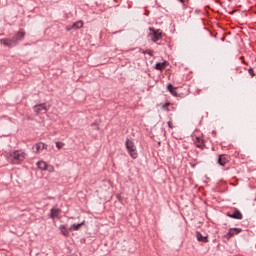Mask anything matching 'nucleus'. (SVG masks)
<instances>
[{"label": "nucleus", "mask_w": 256, "mask_h": 256, "mask_svg": "<svg viewBox=\"0 0 256 256\" xmlns=\"http://www.w3.org/2000/svg\"><path fill=\"white\" fill-rule=\"evenodd\" d=\"M7 159L12 165H19L22 161H25V157H27V153L23 150H15L7 154Z\"/></svg>", "instance_id": "obj_1"}, {"label": "nucleus", "mask_w": 256, "mask_h": 256, "mask_svg": "<svg viewBox=\"0 0 256 256\" xmlns=\"http://www.w3.org/2000/svg\"><path fill=\"white\" fill-rule=\"evenodd\" d=\"M125 145L130 157H132V159H137L138 154L137 146H135V143L132 140L127 139Z\"/></svg>", "instance_id": "obj_2"}, {"label": "nucleus", "mask_w": 256, "mask_h": 256, "mask_svg": "<svg viewBox=\"0 0 256 256\" xmlns=\"http://www.w3.org/2000/svg\"><path fill=\"white\" fill-rule=\"evenodd\" d=\"M150 31V38L154 43H157V41H160V39L163 38L161 30H155L153 28H150Z\"/></svg>", "instance_id": "obj_3"}, {"label": "nucleus", "mask_w": 256, "mask_h": 256, "mask_svg": "<svg viewBox=\"0 0 256 256\" xmlns=\"http://www.w3.org/2000/svg\"><path fill=\"white\" fill-rule=\"evenodd\" d=\"M33 152L37 154L41 153V151H43L44 149H47V145L43 142H40L38 144H35L33 146Z\"/></svg>", "instance_id": "obj_4"}, {"label": "nucleus", "mask_w": 256, "mask_h": 256, "mask_svg": "<svg viewBox=\"0 0 256 256\" xmlns=\"http://www.w3.org/2000/svg\"><path fill=\"white\" fill-rule=\"evenodd\" d=\"M34 111L38 115L41 113H47V107L45 106V104L36 105V106H34Z\"/></svg>", "instance_id": "obj_5"}, {"label": "nucleus", "mask_w": 256, "mask_h": 256, "mask_svg": "<svg viewBox=\"0 0 256 256\" xmlns=\"http://www.w3.org/2000/svg\"><path fill=\"white\" fill-rule=\"evenodd\" d=\"M239 233H241V229L240 228H231L229 230V232L226 234V237L228 239H231V237H233V235H239Z\"/></svg>", "instance_id": "obj_6"}, {"label": "nucleus", "mask_w": 256, "mask_h": 256, "mask_svg": "<svg viewBox=\"0 0 256 256\" xmlns=\"http://www.w3.org/2000/svg\"><path fill=\"white\" fill-rule=\"evenodd\" d=\"M229 163V158H227L226 155H220L218 158V164L221 165V167H225Z\"/></svg>", "instance_id": "obj_7"}, {"label": "nucleus", "mask_w": 256, "mask_h": 256, "mask_svg": "<svg viewBox=\"0 0 256 256\" xmlns=\"http://www.w3.org/2000/svg\"><path fill=\"white\" fill-rule=\"evenodd\" d=\"M61 215V209L59 208H52L50 211V217L51 219H57Z\"/></svg>", "instance_id": "obj_8"}, {"label": "nucleus", "mask_w": 256, "mask_h": 256, "mask_svg": "<svg viewBox=\"0 0 256 256\" xmlns=\"http://www.w3.org/2000/svg\"><path fill=\"white\" fill-rule=\"evenodd\" d=\"M194 143L196 145V147H198L199 149H203V139L199 136H196L194 138Z\"/></svg>", "instance_id": "obj_9"}, {"label": "nucleus", "mask_w": 256, "mask_h": 256, "mask_svg": "<svg viewBox=\"0 0 256 256\" xmlns=\"http://www.w3.org/2000/svg\"><path fill=\"white\" fill-rule=\"evenodd\" d=\"M59 231L62 235H64V237H69V231L71 230L67 229L65 225H60Z\"/></svg>", "instance_id": "obj_10"}, {"label": "nucleus", "mask_w": 256, "mask_h": 256, "mask_svg": "<svg viewBox=\"0 0 256 256\" xmlns=\"http://www.w3.org/2000/svg\"><path fill=\"white\" fill-rule=\"evenodd\" d=\"M196 238L198 239V241H202V243H207L209 241L207 237L203 236V234L200 232H196Z\"/></svg>", "instance_id": "obj_11"}, {"label": "nucleus", "mask_w": 256, "mask_h": 256, "mask_svg": "<svg viewBox=\"0 0 256 256\" xmlns=\"http://www.w3.org/2000/svg\"><path fill=\"white\" fill-rule=\"evenodd\" d=\"M47 162H45V161H39L38 163H37V167H38V169H41V171H47Z\"/></svg>", "instance_id": "obj_12"}, {"label": "nucleus", "mask_w": 256, "mask_h": 256, "mask_svg": "<svg viewBox=\"0 0 256 256\" xmlns=\"http://www.w3.org/2000/svg\"><path fill=\"white\" fill-rule=\"evenodd\" d=\"M229 217H231V219H243V214L239 211H235L234 213L229 214Z\"/></svg>", "instance_id": "obj_13"}, {"label": "nucleus", "mask_w": 256, "mask_h": 256, "mask_svg": "<svg viewBox=\"0 0 256 256\" xmlns=\"http://www.w3.org/2000/svg\"><path fill=\"white\" fill-rule=\"evenodd\" d=\"M81 227H83V222L79 224H73L72 226H70L69 231H79Z\"/></svg>", "instance_id": "obj_14"}, {"label": "nucleus", "mask_w": 256, "mask_h": 256, "mask_svg": "<svg viewBox=\"0 0 256 256\" xmlns=\"http://www.w3.org/2000/svg\"><path fill=\"white\" fill-rule=\"evenodd\" d=\"M167 67V62L157 63L155 69L158 71H163Z\"/></svg>", "instance_id": "obj_15"}, {"label": "nucleus", "mask_w": 256, "mask_h": 256, "mask_svg": "<svg viewBox=\"0 0 256 256\" xmlns=\"http://www.w3.org/2000/svg\"><path fill=\"white\" fill-rule=\"evenodd\" d=\"M168 91L171 93V95H173L174 97H177V91H176V88L173 87V85L171 84L168 85Z\"/></svg>", "instance_id": "obj_16"}, {"label": "nucleus", "mask_w": 256, "mask_h": 256, "mask_svg": "<svg viewBox=\"0 0 256 256\" xmlns=\"http://www.w3.org/2000/svg\"><path fill=\"white\" fill-rule=\"evenodd\" d=\"M14 37L16 38V41H19V39H23L25 37V33L23 30H20Z\"/></svg>", "instance_id": "obj_17"}, {"label": "nucleus", "mask_w": 256, "mask_h": 256, "mask_svg": "<svg viewBox=\"0 0 256 256\" xmlns=\"http://www.w3.org/2000/svg\"><path fill=\"white\" fill-rule=\"evenodd\" d=\"M72 25L74 27V30L81 29L83 27V21H77Z\"/></svg>", "instance_id": "obj_18"}, {"label": "nucleus", "mask_w": 256, "mask_h": 256, "mask_svg": "<svg viewBox=\"0 0 256 256\" xmlns=\"http://www.w3.org/2000/svg\"><path fill=\"white\" fill-rule=\"evenodd\" d=\"M0 43H1V45H4L5 47H9L11 45V42H9V39H1Z\"/></svg>", "instance_id": "obj_19"}, {"label": "nucleus", "mask_w": 256, "mask_h": 256, "mask_svg": "<svg viewBox=\"0 0 256 256\" xmlns=\"http://www.w3.org/2000/svg\"><path fill=\"white\" fill-rule=\"evenodd\" d=\"M9 42H10V46L9 47H15L17 45V40L16 38H12V39H9Z\"/></svg>", "instance_id": "obj_20"}, {"label": "nucleus", "mask_w": 256, "mask_h": 256, "mask_svg": "<svg viewBox=\"0 0 256 256\" xmlns=\"http://www.w3.org/2000/svg\"><path fill=\"white\" fill-rule=\"evenodd\" d=\"M46 171H48L49 173H53L55 171V167L47 164Z\"/></svg>", "instance_id": "obj_21"}, {"label": "nucleus", "mask_w": 256, "mask_h": 256, "mask_svg": "<svg viewBox=\"0 0 256 256\" xmlns=\"http://www.w3.org/2000/svg\"><path fill=\"white\" fill-rule=\"evenodd\" d=\"M56 147H57V149H63V147H65V143H63V142H56Z\"/></svg>", "instance_id": "obj_22"}, {"label": "nucleus", "mask_w": 256, "mask_h": 256, "mask_svg": "<svg viewBox=\"0 0 256 256\" xmlns=\"http://www.w3.org/2000/svg\"><path fill=\"white\" fill-rule=\"evenodd\" d=\"M72 29L75 30V28L73 27V25H68V26L66 27V30H68V31H72Z\"/></svg>", "instance_id": "obj_23"}, {"label": "nucleus", "mask_w": 256, "mask_h": 256, "mask_svg": "<svg viewBox=\"0 0 256 256\" xmlns=\"http://www.w3.org/2000/svg\"><path fill=\"white\" fill-rule=\"evenodd\" d=\"M182 5H185L186 3H189V0H178Z\"/></svg>", "instance_id": "obj_24"}, {"label": "nucleus", "mask_w": 256, "mask_h": 256, "mask_svg": "<svg viewBox=\"0 0 256 256\" xmlns=\"http://www.w3.org/2000/svg\"><path fill=\"white\" fill-rule=\"evenodd\" d=\"M145 53H147V55L153 56V50H146Z\"/></svg>", "instance_id": "obj_25"}, {"label": "nucleus", "mask_w": 256, "mask_h": 256, "mask_svg": "<svg viewBox=\"0 0 256 256\" xmlns=\"http://www.w3.org/2000/svg\"><path fill=\"white\" fill-rule=\"evenodd\" d=\"M168 127H170V129H173V122L169 121L168 122Z\"/></svg>", "instance_id": "obj_26"}, {"label": "nucleus", "mask_w": 256, "mask_h": 256, "mask_svg": "<svg viewBox=\"0 0 256 256\" xmlns=\"http://www.w3.org/2000/svg\"><path fill=\"white\" fill-rule=\"evenodd\" d=\"M169 103H166L164 106H163V109H167V107H169Z\"/></svg>", "instance_id": "obj_27"}, {"label": "nucleus", "mask_w": 256, "mask_h": 256, "mask_svg": "<svg viewBox=\"0 0 256 256\" xmlns=\"http://www.w3.org/2000/svg\"><path fill=\"white\" fill-rule=\"evenodd\" d=\"M249 73H250V75H255V74L253 73V69H249Z\"/></svg>", "instance_id": "obj_28"}]
</instances>
